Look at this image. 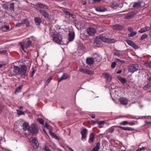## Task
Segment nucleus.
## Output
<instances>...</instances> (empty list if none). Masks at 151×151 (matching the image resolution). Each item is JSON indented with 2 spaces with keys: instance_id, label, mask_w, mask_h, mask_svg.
<instances>
[{
  "instance_id": "nucleus-37",
  "label": "nucleus",
  "mask_w": 151,
  "mask_h": 151,
  "mask_svg": "<svg viewBox=\"0 0 151 151\" xmlns=\"http://www.w3.org/2000/svg\"><path fill=\"white\" fill-rule=\"evenodd\" d=\"M126 42L128 44V45L131 46L132 45L134 42L132 41L131 40H126Z\"/></svg>"
},
{
  "instance_id": "nucleus-29",
  "label": "nucleus",
  "mask_w": 151,
  "mask_h": 151,
  "mask_svg": "<svg viewBox=\"0 0 151 151\" xmlns=\"http://www.w3.org/2000/svg\"><path fill=\"white\" fill-rule=\"evenodd\" d=\"M124 117H126L127 118H129L131 119H140L139 117L136 118L135 116H133L132 115H128L126 116H124Z\"/></svg>"
},
{
  "instance_id": "nucleus-18",
  "label": "nucleus",
  "mask_w": 151,
  "mask_h": 151,
  "mask_svg": "<svg viewBox=\"0 0 151 151\" xmlns=\"http://www.w3.org/2000/svg\"><path fill=\"white\" fill-rule=\"evenodd\" d=\"M19 68L18 66H14L13 68V71L14 75H19Z\"/></svg>"
},
{
  "instance_id": "nucleus-39",
  "label": "nucleus",
  "mask_w": 151,
  "mask_h": 151,
  "mask_svg": "<svg viewBox=\"0 0 151 151\" xmlns=\"http://www.w3.org/2000/svg\"><path fill=\"white\" fill-rule=\"evenodd\" d=\"M114 128L113 127H110L108 129V130L109 132L111 133H112L114 132Z\"/></svg>"
},
{
  "instance_id": "nucleus-47",
  "label": "nucleus",
  "mask_w": 151,
  "mask_h": 151,
  "mask_svg": "<svg viewBox=\"0 0 151 151\" xmlns=\"http://www.w3.org/2000/svg\"><path fill=\"white\" fill-rule=\"evenodd\" d=\"M62 76L64 79H67L69 77V76L68 74L65 73L63 74Z\"/></svg>"
},
{
  "instance_id": "nucleus-64",
  "label": "nucleus",
  "mask_w": 151,
  "mask_h": 151,
  "mask_svg": "<svg viewBox=\"0 0 151 151\" xmlns=\"http://www.w3.org/2000/svg\"><path fill=\"white\" fill-rule=\"evenodd\" d=\"M90 116L92 118H94L95 117V116L94 114H91L90 115Z\"/></svg>"
},
{
  "instance_id": "nucleus-19",
  "label": "nucleus",
  "mask_w": 151,
  "mask_h": 151,
  "mask_svg": "<svg viewBox=\"0 0 151 151\" xmlns=\"http://www.w3.org/2000/svg\"><path fill=\"white\" fill-rule=\"evenodd\" d=\"M117 127L122 130L127 131H132L134 129L133 128L130 127H123L120 125L117 126Z\"/></svg>"
},
{
  "instance_id": "nucleus-23",
  "label": "nucleus",
  "mask_w": 151,
  "mask_h": 151,
  "mask_svg": "<svg viewBox=\"0 0 151 151\" xmlns=\"http://www.w3.org/2000/svg\"><path fill=\"white\" fill-rule=\"evenodd\" d=\"M100 144L99 142H97L95 147L91 151H99L100 147Z\"/></svg>"
},
{
  "instance_id": "nucleus-42",
  "label": "nucleus",
  "mask_w": 151,
  "mask_h": 151,
  "mask_svg": "<svg viewBox=\"0 0 151 151\" xmlns=\"http://www.w3.org/2000/svg\"><path fill=\"white\" fill-rule=\"evenodd\" d=\"M137 33L136 32H131V33L129 35V36L130 37H132L135 35Z\"/></svg>"
},
{
  "instance_id": "nucleus-59",
  "label": "nucleus",
  "mask_w": 151,
  "mask_h": 151,
  "mask_svg": "<svg viewBox=\"0 0 151 151\" xmlns=\"http://www.w3.org/2000/svg\"><path fill=\"white\" fill-rule=\"evenodd\" d=\"M3 28H5L6 29L8 30L9 29V27L7 26V25H5L4 27H3Z\"/></svg>"
},
{
  "instance_id": "nucleus-21",
  "label": "nucleus",
  "mask_w": 151,
  "mask_h": 151,
  "mask_svg": "<svg viewBox=\"0 0 151 151\" xmlns=\"http://www.w3.org/2000/svg\"><path fill=\"white\" fill-rule=\"evenodd\" d=\"M34 21L36 25H39L41 22L42 21L41 19L39 17H37L34 18Z\"/></svg>"
},
{
  "instance_id": "nucleus-4",
  "label": "nucleus",
  "mask_w": 151,
  "mask_h": 151,
  "mask_svg": "<svg viewBox=\"0 0 151 151\" xmlns=\"http://www.w3.org/2000/svg\"><path fill=\"white\" fill-rule=\"evenodd\" d=\"M139 65L138 64H132L129 66V71L132 73H134L139 70Z\"/></svg>"
},
{
  "instance_id": "nucleus-49",
  "label": "nucleus",
  "mask_w": 151,
  "mask_h": 151,
  "mask_svg": "<svg viewBox=\"0 0 151 151\" xmlns=\"http://www.w3.org/2000/svg\"><path fill=\"white\" fill-rule=\"evenodd\" d=\"M131 46L133 48L135 49H137L138 48V47L135 43L134 42L133 43Z\"/></svg>"
},
{
  "instance_id": "nucleus-48",
  "label": "nucleus",
  "mask_w": 151,
  "mask_h": 151,
  "mask_svg": "<svg viewBox=\"0 0 151 151\" xmlns=\"http://www.w3.org/2000/svg\"><path fill=\"white\" fill-rule=\"evenodd\" d=\"M116 64V63L115 62H112L111 64V67L113 68H114L115 67Z\"/></svg>"
},
{
  "instance_id": "nucleus-43",
  "label": "nucleus",
  "mask_w": 151,
  "mask_h": 151,
  "mask_svg": "<svg viewBox=\"0 0 151 151\" xmlns=\"http://www.w3.org/2000/svg\"><path fill=\"white\" fill-rule=\"evenodd\" d=\"M147 35L145 34H143L141 37V39L143 40L147 37Z\"/></svg>"
},
{
  "instance_id": "nucleus-8",
  "label": "nucleus",
  "mask_w": 151,
  "mask_h": 151,
  "mask_svg": "<svg viewBox=\"0 0 151 151\" xmlns=\"http://www.w3.org/2000/svg\"><path fill=\"white\" fill-rule=\"evenodd\" d=\"M30 130L32 133H37L38 132V129L37 125L34 124H32L30 128Z\"/></svg>"
},
{
  "instance_id": "nucleus-38",
  "label": "nucleus",
  "mask_w": 151,
  "mask_h": 151,
  "mask_svg": "<svg viewBox=\"0 0 151 151\" xmlns=\"http://www.w3.org/2000/svg\"><path fill=\"white\" fill-rule=\"evenodd\" d=\"M37 121L39 122L40 124H41L42 125H44V121L41 118H38L37 119Z\"/></svg>"
},
{
  "instance_id": "nucleus-50",
  "label": "nucleus",
  "mask_w": 151,
  "mask_h": 151,
  "mask_svg": "<svg viewBox=\"0 0 151 151\" xmlns=\"http://www.w3.org/2000/svg\"><path fill=\"white\" fill-rule=\"evenodd\" d=\"M146 148L145 147H142L141 148H139L136 151H142L144 150Z\"/></svg>"
},
{
  "instance_id": "nucleus-15",
  "label": "nucleus",
  "mask_w": 151,
  "mask_h": 151,
  "mask_svg": "<svg viewBox=\"0 0 151 151\" xmlns=\"http://www.w3.org/2000/svg\"><path fill=\"white\" fill-rule=\"evenodd\" d=\"M32 142L35 148H37L38 147L39 144L36 138H33L32 140Z\"/></svg>"
},
{
  "instance_id": "nucleus-40",
  "label": "nucleus",
  "mask_w": 151,
  "mask_h": 151,
  "mask_svg": "<svg viewBox=\"0 0 151 151\" xmlns=\"http://www.w3.org/2000/svg\"><path fill=\"white\" fill-rule=\"evenodd\" d=\"M17 114L18 115H24V111L20 110H17Z\"/></svg>"
},
{
  "instance_id": "nucleus-9",
  "label": "nucleus",
  "mask_w": 151,
  "mask_h": 151,
  "mask_svg": "<svg viewBox=\"0 0 151 151\" xmlns=\"http://www.w3.org/2000/svg\"><path fill=\"white\" fill-rule=\"evenodd\" d=\"M27 71V68L25 65H22L19 68V75L21 76L25 75Z\"/></svg>"
},
{
  "instance_id": "nucleus-54",
  "label": "nucleus",
  "mask_w": 151,
  "mask_h": 151,
  "mask_svg": "<svg viewBox=\"0 0 151 151\" xmlns=\"http://www.w3.org/2000/svg\"><path fill=\"white\" fill-rule=\"evenodd\" d=\"M22 24V22L21 23H17L16 24V27H20L21 26Z\"/></svg>"
},
{
  "instance_id": "nucleus-1",
  "label": "nucleus",
  "mask_w": 151,
  "mask_h": 151,
  "mask_svg": "<svg viewBox=\"0 0 151 151\" xmlns=\"http://www.w3.org/2000/svg\"><path fill=\"white\" fill-rule=\"evenodd\" d=\"M53 41L59 44H63L62 40V36L59 33L56 32H52L51 33Z\"/></svg>"
},
{
  "instance_id": "nucleus-12",
  "label": "nucleus",
  "mask_w": 151,
  "mask_h": 151,
  "mask_svg": "<svg viewBox=\"0 0 151 151\" xmlns=\"http://www.w3.org/2000/svg\"><path fill=\"white\" fill-rule=\"evenodd\" d=\"M131 4H132V6L134 9H138L142 7L141 3L140 1L136 2H133L131 3Z\"/></svg>"
},
{
  "instance_id": "nucleus-6",
  "label": "nucleus",
  "mask_w": 151,
  "mask_h": 151,
  "mask_svg": "<svg viewBox=\"0 0 151 151\" xmlns=\"http://www.w3.org/2000/svg\"><path fill=\"white\" fill-rule=\"evenodd\" d=\"M31 41L30 40H28L25 43L21 44V48L23 51L26 52V51L25 50L24 48H27L29 47L31 45Z\"/></svg>"
},
{
  "instance_id": "nucleus-57",
  "label": "nucleus",
  "mask_w": 151,
  "mask_h": 151,
  "mask_svg": "<svg viewBox=\"0 0 151 151\" xmlns=\"http://www.w3.org/2000/svg\"><path fill=\"white\" fill-rule=\"evenodd\" d=\"M64 12L67 15H69L70 16V13L68 11H66Z\"/></svg>"
},
{
  "instance_id": "nucleus-27",
  "label": "nucleus",
  "mask_w": 151,
  "mask_h": 151,
  "mask_svg": "<svg viewBox=\"0 0 151 151\" xmlns=\"http://www.w3.org/2000/svg\"><path fill=\"white\" fill-rule=\"evenodd\" d=\"M104 75L107 81H110L111 80L112 78L109 73H105L104 74Z\"/></svg>"
},
{
  "instance_id": "nucleus-36",
  "label": "nucleus",
  "mask_w": 151,
  "mask_h": 151,
  "mask_svg": "<svg viewBox=\"0 0 151 151\" xmlns=\"http://www.w3.org/2000/svg\"><path fill=\"white\" fill-rule=\"evenodd\" d=\"M119 124L121 125H122L124 126L128 125V122L127 121H124L121 122L119 123Z\"/></svg>"
},
{
  "instance_id": "nucleus-3",
  "label": "nucleus",
  "mask_w": 151,
  "mask_h": 151,
  "mask_svg": "<svg viewBox=\"0 0 151 151\" xmlns=\"http://www.w3.org/2000/svg\"><path fill=\"white\" fill-rule=\"evenodd\" d=\"M94 9L97 12H107L108 10L106 6L104 5L98 6Z\"/></svg>"
},
{
  "instance_id": "nucleus-56",
  "label": "nucleus",
  "mask_w": 151,
  "mask_h": 151,
  "mask_svg": "<svg viewBox=\"0 0 151 151\" xmlns=\"http://www.w3.org/2000/svg\"><path fill=\"white\" fill-rule=\"evenodd\" d=\"M128 30L130 32H132L133 31V28L131 27H129L128 28Z\"/></svg>"
},
{
  "instance_id": "nucleus-62",
  "label": "nucleus",
  "mask_w": 151,
  "mask_h": 151,
  "mask_svg": "<svg viewBox=\"0 0 151 151\" xmlns=\"http://www.w3.org/2000/svg\"><path fill=\"white\" fill-rule=\"evenodd\" d=\"M3 110V107L2 106L0 105V112H1Z\"/></svg>"
},
{
  "instance_id": "nucleus-20",
  "label": "nucleus",
  "mask_w": 151,
  "mask_h": 151,
  "mask_svg": "<svg viewBox=\"0 0 151 151\" xmlns=\"http://www.w3.org/2000/svg\"><path fill=\"white\" fill-rule=\"evenodd\" d=\"M95 137V135L93 133L90 134L89 135V137L88 141V142L89 143H92L93 142Z\"/></svg>"
},
{
  "instance_id": "nucleus-7",
  "label": "nucleus",
  "mask_w": 151,
  "mask_h": 151,
  "mask_svg": "<svg viewBox=\"0 0 151 151\" xmlns=\"http://www.w3.org/2000/svg\"><path fill=\"white\" fill-rule=\"evenodd\" d=\"M117 78L123 86H129V85L127 83V81L125 78H124L120 76H117Z\"/></svg>"
},
{
  "instance_id": "nucleus-44",
  "label": "nucleus",
  "mask_w": 151,
  "mask_h": 151,
  "mask_svg": "<svg viewBox=\"0 0 151 151\" xmlns=\"http://www.w3.org/2000/svg\"><path fill=\"white\" fill-rule=\"evenodd\" d=\"M2 7L3 9L5 10H7L8 9L9 7L6 4H3L2 5Z\"/></svg>"
},
{
  "instance_id": "nucleus-32",
  "label": "nucleus",
  "mask_w": 151,
  "mask_h": 151,
  "mask_svg": "<svg viewBox=\"0 0 151 151\" xmlns=\"http://www.w3.org/2000/svg\"><path fill=\"white\" fill-rule=\"evenodd\" d=\"M134 14V12H132L129 14L127 15L125 17V18L126 19H129L132 17Z\"/></svg>"
},
{
  "instance_id": "nucleus-58",
  "label": "nucleus",
  "mask_w": 151,
  "mask_h": 151,
  "mask_svg": "<svg viewBox=\"0 0 151 151\" xmlns=\"http://www.w3.org/2000/svg\"><path fill=\"white\" fill-rule=\"evenodd\" d=\"M134 124V123L132 122H128V124L130 125H133Z\"/></svg>"
},
{
  "instance_id": "nucleus-26",
  "label": "nucleus",
  "mask_w": 151,
  "mask_h": 151,
  "mask_svg": "<svg viewBox=\"0 0 151 151\" xmlns=\"http://www.w3.org/2000/svg\"><path fill=\"white\" fill-rule=\"evenodd\" d=\"M23 128L25 131L29 129V126L28 124L26 122L24 123L23 124Z\"/></svg>"
},
{
  "instance_id": "nucleus-61",
  "label": "nucleus",
  "mask_w": 151,
  "mask_h": 151,
  "mask_svg": "<svg viewBox=\"0 0 151 151\" xmlns=\"http://www.w3.org/2000/svg\"><path fill=\"white\" fill-rule=\"evenodd\" d=\"M97 122H98L97 121H92L91 122V124H95L96 123H97Z\"/></svg>"
},
{
  "instance_id": "nucleus-53",
  "label": "nucleus",
  "mask_w": 151,
  "mask_h": 151,
  "mask_svg": "<svg viewBox=\"0 0 151 151\" xmlns=\"http://www.w3.org/2000/svg\"><path fill=\"white\" fill-rule=\"evenodd\" d=\"M70 16H71L73 18H75L76 17V15L72 13H70Z\"/></svg>"
},
{
  "instance_id": "nucleus-45",
  "label": "nucleus",
  "mask_w": 151,
  "mask_h": 151,
  "mask_svg": "<svg viewBox=\"0 0 151 151\" xmlns=\"http://www.w3.org/2000/svg\"><path fill=\"white\" fill-rule=\"evenodd\" d=\"M22 86H20L18 87L16 89L15 91L16 92H19L22 89Z\"/></svg>"
},
{
  "instance_id": "nucleus-14",
  "label": "nucleus",
  "mask_w": 151,
  "mask_h": 151,
  "mask_svg": "<svg viewBox=\"0 0 151 151\" xmlns=\"http://www.w3.org/2000/svg\"><path fill=\"white\" fill-rule=\"evenodd\" d=\"M68 39L69 41H72L75 37V33L73 31H70L68 33Z\"/></svg>"
},
{
  "instance_id": "nucleus-34",
  "label": "nucleus",
  "mask_w": 151,
  "mask_h": 151,
  "mask_svg": "<svg viewBox=\"0 0 151 151\" xmlns=\"http://www.w3.org/2000/svg\"><path fill=\"white\" fill-rule=\"evenodd\" d=\"M151 87V84L148 83L144 87V89L145 90H147L149 89Z\"/></svg>"
},
{
  "instance_id": "nucleus-35",
  "label": "nucleus",
  "mask_w": 151,
  "mask_h": 151,
  "mask_svg": "<svg viewBox=\"0 0 151 151\" xmlns=\"http://www.w3.org/2000/svg\"><path fill=\"white\" fill-rule=\"evenodd\" d=\"M116 60L117 62V63H119V64L120 63H125V61L123 60H120L119 58L116 59Z\"/></svg>"
},
{
  "instance_id": "nucleus-46",
  "label": "nucleus",
  "mask_w": 151,
  "mask_h": 151,
  "mask_svg": "<svg viewBox=\"0 0 151 151\" xmlns=\"http://www.w3.org/2000/svg\"><path fill=\"white\" fill-rule=\"evenodd\" d=\"M43 151H50L49 148L47 146H45L43 148Z\"/></svg>"
},
{
  "instance_id": "nucleus-52",
  "label": "nucleus",
  "mask_w": 151,
  "mask_h": 151,
  "mask_svg": "<svg viewBox=\"0 0 151 151\" xmlns=\"http://www.w3.org/2000/svg\"><path fill=\"white\" fill-rule=\"evenodd\" d=\"M53 78L52 76L50 77L46 81V83H49L50 81L52 80Z\"/></svg>"
},
{
  "instance_id": "nucleus-30",
  "label": "nucleus",
  "mask_w": 151,
  "mask_h": 151,
  "mask_svg": "<svg viewBox=\"0 0 151 151\" xmlns=\"http://www.w3.org/2000/svg\"><path fill=\"white\" fill-rule=\"evenodd\" d=\"M120 52V51L118 50L115 51L114 52V55H116L118 57H119L121 55L122 56V54Z\"/></svg>"
},
{
  "instance_id": "nucleus-25",
  "label": "nucleus",
  "mask_w": 151,
  "mask_h": 151,
  "mask_svg": "<svg viewBox=\"0 0 151 151\" xmlns=\"http://www.w3.org/2000/svg\"><path fill=\"white\" fill-rule=\"evenodd\" d=\"M113 28L114 30H120L122 28V27L118 24H116L113 26Z\"/></svg>"
},
{
  "instance_id": "nucleus-51",
  "label": "nucleus",
  "mask_w": 151,
  "mask_h": 151,
  "mask_svg": "<svg viewBox=\"0 0 151 151\" xmlns=\"http://www.w3.org/2000/svg\"><path fill=\"white\" fill-rule=\"evenodd\" d=\"M105 121H98L97 124H105Z\"/></svg>"
},
{
  "instance_id": "nucleus-24",
  "label": "nucleus",
  "mask_w": 151,
  "mask_h": 151,
  "mask_svg": "<svg viewBox=\"0 0 151 151\" xmlns=\"http://www.w3.org/2000/svg\"><path fill=\"white\" fill-rule=\"evenodd\" d=\"M86 62L87 64L91 65L94 62V60L92 58H87L86 60Z\"/></svg>"
},
{
  "instance_id": "nucleus-28",
  "label": "nucleus",
  "mask_w": 151,
  "mask_h": 151,
  "mask_svg": "<svg viewBox=\"0 0 151 151\" xmlns=\"http://www.w3.org/2000/svg\"><path fill=\"white\" fill-rule=\"evenodd\" d=\"M50 134L51 136L53 138H54L57 140H59V138L58 137L56 134H55L54 133L50 132Z\"/></svg>"
},
{
  "instance_id": "nucleus-55",
  "label": "nucleus",
  "mask_w": 151,
  "mask_h": 151,
  "mask_svg": "<svg viewBox=\"0 0 151 151\" xmlns=\"http://www.w3.org/2000/svg\"><path fill=\"white\" fill-rule=\"evenodd\" d=\"M64 79L61 76L60 78H59L58 80V82H60L61 81H62L63 79Z\"/></svg>"
},
{
  "instance_id": "nucleus-33",
  "label": "nucleus",
  "mask_w": 151,
  "mask_h": 151,
  "mask_svg": "<svg viewBox=\"0 0 151 151\" xmlns=\"http://www.w3.org/2000/svg\"><path fill=\"white\" fill-rule=\"evenodd\" d=\"M22 23L25 24L27 26H28L29 24L28 20L27 19H24L22 21Z\"/></svg>"
},
{
  "instance_id": "nucleus-41",
  "label": "nucleus",
  "mask_w": 151,
  "mask_h": 151,
  "mask_svg": "<svg viewBox=\"0 0 151 151\" xmlns=\"http://www.w3.org/2000/svg\"><path fill=\"white\" fill-rule=\"evenodd\" d=\"M14 6L13 3H12L10 4V9L12 11V10L14 11Z\"/></svg>"
},
{
  "instance_id": "nucleus-2",
  "label": "nucleus",
  "mask_w": 151,
  "mask_h": 151,
  "mask_svg": "<svg viewBox=\"0 0 151 151\" xmlns=\"http://www.w3.org/2000/svg\"><path fill=\"white\" fill-rule=\"evenodd\" d=\"M34 7L40 12V10H46L48 9V6L46 4L41 2H38L35 4H33Z\"/></svg>"
},
{
  "instance_id": "nucleus-5",
  "label": "nucleus",
  "mask_w": 151,
  "mask_h": 151,
  "mask_svg": "<svg viewBox=\"0 0 151 151\" xmlns=\"http://www.w3.org/2000/svg\"><path fill=\"white\" fill-rule=\"evenodd\" d=\"M100 38L103 42L109 43H114L116 41L115 39L106 38L103 36H101L100 37Z\"/></svg>"
},
{
  "instance_id": "nucleus-17",
  "label": "nucleus",
  "mask_w": 151,
  "mask_h": 151,
  "mask_svg": "<svg viewBox=\"0 0 151 151\" xmlns=\"http://www.w3.org/2000/svg\"><path fill=\"white\" fill-rule=\"evenodd\" d=\"M40 12L45 18H49L48 14L44 10H40Z\"/></svg>"
},
{
  "instance_id": "nucleus-13",
  "label": "nucleus",
  "mask_w": 151,
  "mask_h": 151,
  "mask_svg": "<svg viewBox=\"0 0 151 151\" xmlns=\"http://www.w3.org/2000/svg\"><path fill=\"white\" fill-rule=\"evenodd\" d=\"M79 70L81 72L83 73H85L88 74H93V72L91 71L88 70L86 68H80L79 69Z\"/></svg>"
},
{
  "instance_id": "nucleus-60",
  "label": "nucleus",
  "mask_w": 151,
  "mask_h": 151,
  "mask_svg": "<svg viewBox=\"0 0 151 151\" xmlns=\"http://www.w3.org/2000/svg\"><path fill=\"white\" fill-rule=\"evenodd\" d=\"M102 0H93V1L94 2H100Z\"/></svg>"
},
{
  "instance_id": "nucleus-16",
  "label": "nucleus",
  "mask_w": 151,
  "mask_h": 151,
  "mask_svg": "<svg viewBox=\"0 0 151 151\" xmlns=\"http://www.w3.org/2000/svg\"><path fill=\"white\" fill-rule=\"evenodd\" d=\"M119 100L120 103L123 105L127 104L128 101V99L123 97H120L119 99Z\"/></svg>"
},
{
  "instance_id": "nucleus-11",
  "label": "nucleus",
  "mask_w": 151,
  "mask_h": 151,
  "mask_svg": "<svg viewBox=\"0 0 151 151\" xmlns=\"http://www.w3.org/2000/svg\"><path fill=\"white\" fill-rule=\"evenodd\" d=\"M86 30L88 34L90 36L93 35L96 32L95 29L93 27L88 28Z\"/></svg>"
},
{
  "instance_id": "nucleus-10",
  "label": "nucleus",
  "mask_w": 151,
  "mask_h": 151,
  "mask_svg": "<svg viewBox=\"0 0 151 151\" xmlns=\"http://www.w3.org/2000/svg\"><path fill=\"white\" fill-rule=\"evenodd\" d=\"M87 132V129L85 128L81 131V133L82 135L81 139L82 140L85 141L86 140L87 137L86 134Z\"/></svg>"
},
{
  "instance_id": "nucleus-31",
  "label": "nucleus",
  "mask_w": 151,
  "mask_h": 151,
  "mask_svg": "<svg viewBox=\"0 0 151 151\" xmlns=\"http://www.w3.org/2000/svg\"><path fill=\"white\" fill-rule=\"evenodd\" d=\"M145 66L151 68V61H147L144 63Z\"/></svg>"
},
{
  "instance_id": "nucleus-63",
  "label": "nucleus",
  "mask_w": 151,
  "mask_h": 151,
  "mask_svg": "<svg viewBox=\"0 0 151 151\" xmlns=\"http://www.w3.org/2000/svg\"><path fill=\"white\" fill-rule=\"evenodd\" d=\"M35 70H34L33 69V70L32 71V74H31V75H32V76L35 73Z\"/></svg>"
},
{
  "instance_id": "nucleus-22",
  "label": "nucleus",
  "mask_w": 151,
  "mask_h": 151,
  "mask_svg": "<svg viewBox=\"0 0 151 151\" xmlns=\"http://www.w3.org/2000/svg\"><path fill=\"white\" fill-rule=\"evenodd\" d=\"M150 29V27L148 26H146L144 28L141 29L138 32L139 33H142L145 32H146L147 31H148Z\"/></svg>"
}]
</instances>
